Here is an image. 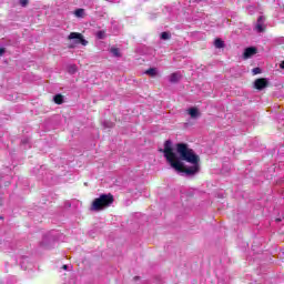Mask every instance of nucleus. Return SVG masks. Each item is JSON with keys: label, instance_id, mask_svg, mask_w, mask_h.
<instances>
[{"label": "nucleus", "instance_id": "obj_1", "mask_svg": "<svg viewBox=\"0 0 284 284\" xmlns=\"http://www.w3.org/2000/svg\"><path fill=\"white\" fill-rule=\"evenodd\" d=\"M160 152H163L164 159H166L171 168H173L175 172H179V174H185V176L199 174V170H201L199 165L201 158H199V155L194 153V150L190 149L187 144L178 143L176 153L172 146V141L166 140L164 142V149L160 150Z\"/></svg>", "mask_w": 284, "mask_h": 284}, {"label": "nucleus", "instance_id": "obj_2", "mask_svg": "<svg viewBox=\"0 0 284 284\" xmlns=\"http://www.w3.org/2000/svg\"><path fill=\"white\" fill-rule=\"evenodd\" d=\"M114 203V196L112 194H101L98 199L92 202V212H101L105 207H110Z\"/></svg>", "mask_w": 284, "mask_h": 284}, {"label": "nucleus", "instance_id": "obj_3", "mask_svg": "<svg viewBox=\"0 0 284 284\" xmlns=\"http://www.w3.org/2000/svg\"><path fill=\"white\" fill-rule=\"evenodd\" d=\"M70 41H72L73 44L70 45V48H74V45H88V40L83 38V34L78 33V32H71L68 37Z\"/></svg>", "mask_w": 284, "mask_h": 284}, {"label": "nucleus", "instance_id": "obj_4", "mask_svg": "<svg viewBox=\"0 0 284 284\" xmlns=\"http://www.w3.org/2000/svg\"><path fill=\"white\" fill-rule=\"evenodd\" d=\"M270 85V82L265 78L256 79L254 81V89L255 90H265Z\"/></svg>", "mask_w": 284, "mask_h": 284}, {"label": "nucleus", "instance_id": "obj_5", "mask_svg": "<svg viewBox=\"0 0 284 284\" xmlns=\"http://www.w3.org/2000/svg\"><path fill=\"white\" fill-rule=\"evenodd\" d=\"M256 54V48L248 47L244 50V59H250V57H254Z\"/></svg>", "mask_w": 284, "mask_h": 284}, {"label": "nucleus", "instance_id": "obj_6", "mask_svg": "<svg viewBox=\"0 0 284 284\" xmlns=\"http://www.w3.org/2000/svg\"><path fill=\"white\" fill-rule=\"evenodd\" d=\"M187 114H190L191 119H199V109L196 108H191L187 110Z\"/></svg>", "mask_w": 284, "mask_h": 284}, {"label": "nucleus", "instance_id": "obj_7", "mask_svg": "<svg viewBox=\"0 0 284 284\" xmlns=\"http://www.w3.org/2000/svg\"><path fill=\"white\" fill-rule=\"evenodd\" d=\"M181 79V74L179 73H172L169 78L170 83H178V81Z\"/></svg>", "mask_w": 284, "mask_h": 284}, {"label": "nucleus", "instance_id": "obj_8", "mask_svg": "<svg viewBox=\"0 0 284 284\" xmlns=\"http://www.w3.org/2000/svg\"><path fill=\"white\" fill-rule=\"evenodd\" d=\"M263 21H264V18L263 17H260L257 19V24H256V30L257 32H263Z\"/></svg>", "mask_w": 284, "mask_h": 284}, {"label": "nucleus", "instance_id": "obj_9", "mask_svg": "<svg viewBox=\"0 0 284 284\" xmlns=\"http://www.w3.org/2000/svg\"><path fill=\"white\" fill-rule=\"evenodd\" d=\"M160 38L162 39V41H168V40L172 39V34H170V32H168V31H164L161 33Z\"/></svg>", "mask_w": 284, "mask_h": 284}, {"label": "nucleus", "instance_id": "obj_10", "mask_svg": "<svg viewBox=\"0 0 284 284\" xmlns=\"http://www.w3.org/2000/svg\"><path fill=\"white\" fill-rule=\"evenodd\" d=\"M214 45L217 49L225 48V42H223V40H221V39H216L214 42Z\"/></svg>", "mask_w": 284, "mask_h": 284}, {"label": "nucleus", "instance_id": "obj_11", "mask_svg": "<svg viewBox=\"0 0 284 284\" xmlns=\"http://www.w3.org/2000/svg\"><path fill=\"white\" fill-rule=\"evenodd\" d=\"M53 101H54V103H57L58 105H61V103H63V95L57 94V95L53 98Z\"/></svg>", "mask_w": 284, "mask_h": 284}, {"label": "nucleus", "instance_id": "obj_12", "mask_svg": "<svg viewBox=\"0 0 284 284\" xmlns=\"http://www.w3.org/2000/svg\"><path fill=\"white\" fill-rule=\"evenodd\" d=\"M110 52L113 57H121V51L119 50V48H111Z\"/></svg>", "mask_w": 284, "mask_h": 284}, {"label": "nucleus", "instance_id": "obj_13", "mask_svg": "<svg viewBox=\"0 0 284 284\" xmlns=\"http://www.w3.org/2000/svg\"><path fill=\"white\" fill-rule=\"evenodd\" d=\"M145 74H149V77H156V69L151 68V69L145 71Z\"/></svg>", "mask_w": 284, "mask_h": 284}, {"label": "nucleus", "instance_id": "obj_14", "mask_svg": "<svg viewBox=\"0 0 284 284\" xmlns=\"http://www.w3.org/2000/svg\"><path fill=\"white\" fill-rule=\"evenodd\" d=\"M103 128H114V123L110 122V121H104L102 122Z\"/></svg>", "mask_w": 284, "mask_h": 284}, {"label": "nucleus", "instance_id": "obj_15", "mask_svg": "<svg viewBox=\"0 0 284 284\" xmlns=\"http://www.w3.org/2000/svg\"><path fill=\"white\" fill-rule=\"evenodd\" d=\"M97 38L98 39H105V31H98L97 32Z\"/></svg>", "mask_w": 284, "mask_h": 284}, {"label": "nucleus", "instance_id": "obj_16", "mask_svg": "<svg viewBox=\"0 0 284 284\" xmlns=\"http://www.w3.org/2000/svg\"><path fill=\"white\" fill-rule=\"evenodd\" d=\"M74 14H75V17H83L84 11H83V9H77Z\"/></svg>", "mask_w": 284, "mask_h": 284}, {"label": "nucleus", "instance_id": "obj_17", "mask_svg": "<svg viewBox=\"0 0 284 284\" xmlns=\"http://www.w3.org/2000/svg\"><path fill=\"white\" fill-rule=\"evenodd\" d=\"M69 72H70V74H74L77 72V65H70Z\"/></svg>", "mask_w": 284, "mask_h": 284}, {"label": "nucleus", "instance_id": "obj_18", "mask_svg": "<svg viewBox=\"0 0 284 284\" xmlns=\"http://www.w3.org/2000/svg\"><path fill=\"white\" fill-rule=\"evenodd\" d=\"M252 72L253 74H261V68H254Z\"/></svg>", "mask_w": 284, "mask_h": 284}, {"label": "nucleus", "instance_id": "obj_19", "mask_svg": "<svg viewBox=\"0 0 284 284\" xmlns=\"http://www.w3.org/2000/svg\"><path fill=\"white\" fill-rule=\"evenodd\" d=\"M20 6H22V8H26V6H28V0H20Z\"/></svg>", "mask_w": 284, "mask_h": 284}, {"label": "nucleus", "instance_id": "obj_20", "mask_svg": "<svg viewBox=\"0 0 284 284\" xmlns=\"http://www.w3.org/2000/svg\"><path fill=\"white\" fill-rule=\"evenodd\" d=\"M4 53H6V49H0V57H3Z\"/></svg>", "mask_w": 284, "mask_h": 284}, {"label": "nucleus", "instance_id": "obj_21", "mask_svg": "<svg viewBox=\"0 0 284 284\" xmlns=\"http://www.w3.org/2000/svg\"><path fill=\"white\" fill-rule=\"evenodd\" d=\"M280 68L284 70V60L281 62Z\"/></svg>", "mask_w": 284, "mask_h": 284}, {"label": "nucleus", "instance_id": "obj_22", "mask_svg": "<svg viewBox=\"0 0 284 284\" xmlns=\"http://www.w3.org/2000/svg\"><path fill=\"white\" fill-rule=\"evenodd\" d=\"M62 270H68V265H63V266H62Z\"/></svg>", "mask_w": 284, "mask_h": 284}, {"label": "nucleus", "instance_id": "obj_23", "mask_svg": "<svg viewBox=\"0 0 284 284\" xmlns=\"http://www.w3.org/2000/svg\"><path fill=\"white\" fill-rule=\"evenodd\" d=\"M22 143H28V140H22Z\"/></svg>", "mask_w": 284, "mask_h": 284}, {"label": "nucleus", "instance_id": "obj_24", "mask_svg": "<svg viewBox=\"0 0 284 284\" xmlns=\"http://www.w3.org/2000/svg\"><path fill=\"white\" fill-rule=\"evenodd\" d=\"M281 219H276V222L280 223Z\"/></svg>", "mask_w": 284, "mask_h": 284}, {"label": "nucleus", "instance_id": "obj_25", "mask_svg": "<svg viewBox=\"0 0 284 284\" xmlns=\"http://www.w3.org/2000/svg\"><path fill=\"white\" fill-rule=\"evenodd\" d=\"M135 280L139 278V277H134Z\"/></svg>", "mask_w": 284, "mask_h": 284}]
</instances>
